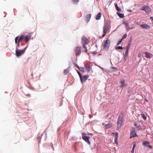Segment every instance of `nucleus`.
Listing matches in <instances>:
<instances>
[{"mask_svg": "<svg viewBox=\"0 0 153 153\" xmlns=\"http://www.w3.org/2000/svg\"><path fill=\"white\" fill-rule=\"evenodd\" d=\"M137 128L140 129V128L141 127L140 126H137Z\"/></svg>", "mask_w": 153, "mask_h": 153, "instance_id": "43", "label": "nucleus"}, {"mask_svg": "<svg viewBox=\"0 0 153 153\" xmlns=\"http://www.w3.org/2000/svg\"><path fill=\"white\" fill-rule=\"evenodd\" d=\"M73 1L74 3H77L79 1V0H72Z\"/></svg>", "mask_w": 153, "mask_h": 153, "instance_id": "35", "label": "nucleus"}, {"mask_svg": "<svg viewBox=\"0 0 153 153\" xmlns=\"http://www.w3.org/2000/svg\"><path fill=\"white\" fill-rule=\"evenodd\" d=\"M97 1H98L99 0H96Z\"/></svg>", "mask_w": 153, "mask_h": 153, "instance_id": "49", "label": "nucleus"}, {"mask_svg": "<svg viewBox=\"0 0 153 153\" xmlns=\"http://www.w3.org/2000/svg\"><path fill=\"white\" fill-rule=\"evenodd\" d=\"M134 23L136 25H140V22H135Z\"/></svg>", "mask_w": 153, "mask_h": 153, "instance_id": "37", "label": "nucleus"}, {"mask_svg": "<svg viewBox=\"0 0 153 153\" xmlns=\"http://www.w3.org/2000/svg\"><path fill=\"white\" fill-rule=\"evenodd\" d=\"M141 116L143 117V119L144 120H146V116L144 114H141Z\"/></svg>", "mask_w": 153, "mask_h": 153, "instance_id": "28", "label": "nucleus"}, {"mask_svg": "<svg viewBox=\"0 0 153 153\" xmlns=\"http://www.w3.org/2000/svg\"><path fill=\"white\" fill-rule=\"evenodd\" d=\"M150 19L151 20H152V21H153V17H152V16H151V17H150Z\"/></svg>", "mask_w": 153, "mask_h": 153, "instance_id": "45", "label": "nucleus"}, {"mask_svg": "<svg viewBox=\"0 0 153 153\" xmlns=\"http://www.w3.org/2000/svg\"><path fill=\"white\" fill-rule=\"evenodd\" d=\"M149 144V142L148 141L144 142L143 143V145L145 146H147Z\"/></svg>", "mask_w": 153, "mask_h": 153, "instance_id": "23", "label": "nucleus"}, {"mask_svg": "<svg viewBox=\"0 0 153 153\" xmlns=\"http://www.w3.org/2000/svg\"><path fill=\"white\" fill-rule=\"evenodd\" d=\"M137 136V134L135 132V130L134 128H132L131 131L130 138L134 137Z\"/></svg>", "mask_w": 153, "mask_h": 153, "instance_id": "7", "label": "nucleus"}, {"mask_svg": "<svg viewBox=\"0 0 153 153\" xmlns=\"http://www.w3.org/2000/svg\"><path fill=\"white\" fill-rule=\"evenodd\" d=\"M112 126V124L110 123H108L106 124L105 126V127L107 128H109Z\"/></svg>", "mask_w": 153, "mask_h": 153, "instance_id": "19", "label": "nucleus"}, {"mask_svg": "<svg viewBox=\"0 0 153 153\" xmlns=\"http://www.w3.org/2000/svg\"><path fill=\"white\" fill-rule=\"evenodd\" d=\"M141 56V54L139 52L138 53V57H140Z\"/></svg>", "mask_w": 153, "mask_h": 153, "instance_id": "39", "label": "nucleus"}, {"mask_svg": "<svg viewBox=\"0 0 153 153\" xmlns=\"http://www.w3.org/2000/svg\"><path fill=\"white\" fill-rule=\"evenodd\" d=\"M140 26L143 29H149L150 28V26L146 24H144L141 25H140Z\"/></svg>", "mask_w": 153, "mask_h": 153, "instance_id": "9", "label": "nucleus"}, {"mask_svg": "<svg viewBox=\"0 0 153 153\" xmlns=\"http://www.w3.org/2000/svg\"><path fill=\"white\" fill-rule=\"evenodd\" d=\"M133 148H134L136 147V143L135 142H134L133 143Z\"/></svg>", "mask_w": 153, "mask_h": 153, "instance_id": "34", "label": "nucleus"}, {"mask_svg": "<svg viewBox=\"0 0 153 153\" xmlns=\"http://www.w3.org/2000/svg\"><path fill=\"white\" fill-rule=\"evenodd\" d=\"M110 43V40L108 39L104 42L103 48L105 50L108 51V50Z\"/></svg>", "mask_w": 153, "mask_h": 153, "instance_id": "3", "label": "nucleus"}, {"mask_svg": "<svg viewBox=\"0 0 153 153\" xmlns=\"http://www.w3.org/2000/svg\"><path fill=\"white\" fill-rule=\"evenodd\" d=\"M134 126H137V123H134Z\"/></svg>", "mask_w": 153, "mask_h": 153, "instance_id": "46", "label": "nucleus"}, {"mask_svg": "<svg viewBox=\"0 0 153 153\" xmlns=\"http://www.w3.org/2000/svg\"><path fill=\"white\" fill-rule=\"evenodd\" d=\"M85 66L86 70L88 72H89L91 70L90 65L88 63H87L85 64Z\"/></svg>", "mask_w": 153, "mask_h": 153, "instance_id": "12", "label": "nucleus"}, {"mask_svg": "<svg viewBox=\"0 0 153 153\" xmlns=\"http://www.w3.org/2000/svg\"><path fill=\"white\" fill-rule=\"evenodd\" d=\"M82 139L86 142L88 143L89 144H90V143L89 140V137H88L86 135V134H83L82 136Z\"/></svg>", "mask_w": 153, "mask_h": 153, "instance_id": "8", "label": "nucleus"}, {"mask_svg": "<svg viewBox=\"0 0 153 153\" xmlns=\"http://www.w3.org/2000/svg\"><path fill=\"white\" fill-rule=\"evenodd\" d=\"M152 24L153 26V21L152 22Z\"/></svg>", "mask_w": 153, "mask_h": 153, "instance_id": "48", "label": "nucleus"}, {"mask_svg": "<svg viewBox=\"0 0 153 153\" xmlns=\"http://www.w3.org/2000/svg\"><path fill=\"white\" fill-rule=\"evenodd\" d=\"M128 11L129 12H131V10H129Z\"/></svg>", "mask_w": 153, "mask_h": 153, "instance_id": "47", "label": "nucleus"}, {"mask_svg": "<svg viewBox=\"0 0 153 153\" xmlns=\"http://www.w3.org/2000/svg\"><path fill=\"white\" fill-rule=\"evenodd\" d=\"M24 35H22L21 36L19 39H20V40L22 41V40L24 39Z\"/></svg>", "mask_w": 153, "mask_h": 153, "instance_id": "29", "label": "nucleus"}, {"mask_svg": "<svg viewBox=\"0 0 153 153\" xmlns=\"http://www.w3.org/2000/svg\"><path fill=\"white\" fill-rule=\"evenodd\" d=\"M70 71V68L68 67L64 71V74L65 75H67Z\"/></svg>", "mask_w": 153, "mask_h": 153, "instance_id": "16", "label": "nucleus"}, {"mask_svg": "<svg viewBox=\"0 0 153 153\" xmlns=\"http://www.w3.org/2000/svg\"><path fill=\"white\" fill-rule=\"evenodd\" d=\"M26 49V48H25L24 50H21L17 49L16 51V56L17 57H19L24 53Z\"/></svg>", "mask_w": 153, "mask_h": 153, "instance_id": "4", "label": "nucleus"}, {"mask_svg": "<svg viewBox=\"0 0 153 153\" xmlns=\"http://www.w3.org/2000/svg\"><path fill=\"white\" fill-rule=\"evenodd\" d=\"M130 47V45H128V46L126 47V51L125 53V55L127 56L128 54V50Z\"/></svg>", "mask_w": 153, "mask_h": 153, "instance_id": "17", "label": "nucleus"}, {"mask_svg": "<svg viewBox=\"0 0 153 153\" xmlns=\"http://www.w3.org/2000/svg\"><path fill=\"white\" fill-rule=\"evenodd\" d=\"M112 134L113 135H115V139H118V132H113L112 133Z\"/></svg>", "mask_w": 153, "mask_h": 153, "instance_id": "22", "label": "nucleus"}, {"mask_svg": "<svg viewBox=\"0 0 153 153\" xmlns=\"http://www.w3.org/2000/svg\"><path fill=\"white\" fill-rule=\"evenodd\" d=\"M19 39V36H17L15 38V42L17 44L18 43V40Z\"/></svg>", "mask_w": 153, "mask_h": 153, "instance_id": "30", "label": "nucleus"}, {"mask_svg": "<svg viewBox=\"0 0 153 153\" xmlns=\"http://www.w3.org/2000/svg\"><path fill=\"white\" fill-rule=\"evenodd\" d=\"M91 14H89L87 15L86 16V21L87 22H88L90 19H91Z\"/></svg>", "mask_w": 153, "mask_h": 153, "instance_id": "13", "label": "nucleus"}, {"mask_svg": "<svg viewBox=\"0 0 153 153\" xmlns=\"http://www.w3.org/2000/svg\"><path fill=\"white\" fill-rule=\"evenodd\" d=\"M117 15L120 18H123L124 17V14H123L120 13H117Z\"/></svg>", "mask_w": 153, "mask_h": 153, "instance_id": "24", "label": "nucleus"}, {"mask_svg": "<svg viewBox=\"0 0 153 153\" xmlns=\"http://www.w3.org/2000/svg\"><path fill=\"white\" fill-rule=\"evenodd\" d=\"M147 146L149 147L150 149L152 148V146L151 145H149Z\"/></svg>", "mask_w": 153, "mask_h": 153, "instance_id": "44", "label": "nucleus"}, {"mask_svg": "<svg viewBox=\"0 0 153 153\" xmlns=\"http://www.w3.org/2000/svg\"><path fill=\"white\" fill-rule=\"evenodd\" d=\"M120 83L121 84L120 87L121 88H123L126 85V84H125L124 80L121 81L120 82Z\"/></svg>", "mask_w": 153, "mask_h": 153, "instance_id": "15", "label": "nucleus"}, {"mask_svg": "<svg viewBox=\"0 0 153 153\" xmlns=\"http://www.w3.org/2000/svg\"><path fill=\"white\" fill-rule=\"evenodd\" d=\"M141 10L144 11L146 13H149L151 11L150 8L148 6H143Z\"/></svg>", "mask_w": 153, "mask_h": 153, "instance_id": "6", "label": "nucleus"}, {"mask_svg": "<svg viewBox=\"0 0 153 153\" xmlns=\"http://www.w3.org/2000/svg\"><path fill=\"white\" fill-rule=\"evenodd\" d=\"M115 6L116 8V10H117V11L119 12H121V9L118 7L117 6V4H116Z\"/></svg>", "mask_w": 153, "mask_h": 153, "instance_id": "25", "label": "nucleus"}, {"mask_svg": "<svg viewBox=\"0 0 153 153\" xmlns=\"http://www.w3.org/2000/svg\"><path fill=\"white\" fill-rule=\"evenodd\" d=\"M103 33L102 36V38H103L105 36L108 30L107 28L105 27H104L103 28Z\"/></svg>", "mask_w": 153, "mask_h": 153, "instance_id": "14", "label": "nucleus"}, {"mask_svg": "<svg viewBox=\"0 0 153 153\" xmlns=\"http://www.w3.org/2000/svg\"><path fill=\"white\" fill-rule=\"evenodd\" d=\"M122 39H121L117 43V46L119 45L122 42Z\"/></svg>", "mask_w": 153, "mask_h": 153, "instance_id": "32", "label": "nucleus"}, {"mask_svg": "<svg viewBox=\"0 0 153 153\" xmlns=\"http://www.w3.org/2000/svg\"><path fill=\"white\" fill-rule=\"evenodd\" d=\"M101 13H99L97 15L96 17V19L97 20H99L100 19L101 16Z\"/></svg>", "mask_w": 153, "mask_h": 153, "instance_id": "20", "label": "nucleus"}, {"mask_svg": "<svg viewBox=\"0 0 153 153\" xmlns=\"http://www.w3.org/2000/svg\"><path fill=\"white\" fill-rule=\"evenodd\" d=\"M114 143L115 144H117V139L114 138Z\"/></svg>", "mask_w": 153, "mask_h": 153, "instance_id": "38", "label": "nucleus"}, {"mask_svg": "<svg viewBox=\"0 0 153 153\" xmlns=\"http://www.w3.org/2000/svg\"><path fill=\"white\" fill-rule=\"evenodd\" d=\"M30 36L27 35L26 36L24 35V40L26 42H27L30 39Z\"/></svg>", "mask_w": 153, "mask_h": 153, "instance_id": "11", "label": "nucleus"}, {"mask_svg": "<svg viewBox=\"0 0 153 153\" xmlns=\"http://www.w3.org/2000/svg\"><path fill=\"white\" fill-rule=\"evenodd\" d=\"M116 50L117 49H120V50H122L123 49V48L121 47V46H118L116 48Z\"/></svg>", "mask_w": 153, "mask_h": 153, "instance_id": "31", "label": "nucleus"}, {"mask_svg": "<svg viewBox=\"0 0 153 153\" xmlns=\"http://www.w3.org/2000/svg\"><path fill=\"white\" fill-rule=\"evenodd\" d=\"M112 68L113 69L114 71H116L117 70V68L115 67H112Z\"/></svg>", "mask_w": 153, "mask_h": 153, "instance_id": "40", "label": "nucleus"}, {"mask_svg": "<svg viewBox=\"0 0 153 153\" xmlns=\"http://www.w3.org/2000/svg\"><path fill=\"white\" fill-rule=\"evenodd\" d=\"M127 35L126 34H125L123 37H122V38L121 39H125L127 37Z\"/></svg>", "mask_w": 153, "mask_h": 153, "instance_id": "33", "label": "nucleus"}, {"mask_svg": "<svg viewBox=\"0 0 153 153\" xmlns=\"http://www.w3.org/2000/svg\"><path fill=\"white\" fill-rule=\"evenodd\" d=\"M123 24L125 25L126 29L127 30H129L132 29L133 27H130L128 23L126 22H123Z\"/></svg>", "mask_w": 153, "mask_h": 153, "instance_id": "10", "label": "nucleus"}, {"mask_svg": "<svg viewBox=\"0 0 153 153\" xmlns=\"http://www.w3.org/2000/svg\"><path fill=\"white\" fill-rule=\"evenodd\" d=\"M88 76L87 75H85L83 76V79H82L83 81H84L85 82V81L88 78Z\"/></svg>", "mask_w": 153, "mask_h": 153, "instance_id": "26", "label": "nucleus"}, {"mask_svg": "<svg viewBox=\"0 0 153 153\" xmlns=\"http://www.w3.org/2000/svg\"><path fill=\"white\" fill-rule=\"evenodd\" d=\"M81 48L79 47H76L74 50V53L76 55L78 56L80 55L81 52Z\"/></svg>", "mask_w": 153, "mask_h": 153, "instance_id": "5", "label": "nucleus"}, {"mask_svg": "<svg viewBox=\"0 0 153 153\" xmlns=\"http://www.w3.org/2000/svg\"><path fill=\"white\" fill-rule=\"evenodd\" d=\"M21 41L20 40V39H18V43H17V45L18 46H19V43Z\"/></svg>", "mask_w": 153, "mask_h": 153, "instance_id": "36", "label": "nucleus"}, {"mask_svg": "<svg viewBox=\"0 0 153 153\" xmlns=\"http://www.w3.org/2000/svg\"><path fill=\"white\" fill-rule=\"evenodd\" d=\"M81 42L83 48L85 50V52L87 53L89 50V48H87L86 45H87L89 43V41L85 37H83L82 38Z\"/></svg>", "mask_w": 153, "mask_h": 153, "instance_id": "1", "label": "nucleus"}, {"mask_svg": "<svg viewBox=\"0 0 153 153\" xmlns=\"http://www.w3.org/2000/svg\"><path fill=\"white\" fill-rule=\"evenodd\" d=\"M145 54L146 55V56L147 57L151 58L152 56V55L148 53L147 52H146Z\"/></svg>", "mask_w": 153, "mask_h": 153, "instance_id": "21", "label": "nucleus"}, {"mask_svg": "<svg viewBox=\"0 0 153 153\" xmlns=\"http://www.w3.org/2000/svg\"><path fill=\"white\" fill-rule=\"evenodd\" d=\"M123 115H120L118 118L117 125V128L120 129L121 128V126L123 124Z\"/></svg>", "mask_w": 153, "mask_h": 153, "instance_id": "2", "label": "nucleus"}, {"mask_svg": "<svg viewBox=\"0 0 153 153\" xmlns=\"http://www.w3.org/2000/svg\"><path fill=\"white\" fill-rule=\"evenodd\" d=\"M78 69L81 72H84L85 71L84 68L83 67H79Z\"/></svg>", "mask_w": 153, "mask_h": 153, "instance_id": "27", "label": "nucleus"}, {"mask_svg": "<svg viewBox=\"0 0 153 153\" xmlns=\"http://www.w3.org/2000/svg\"><path fill=\"white\" fill-rule=\"evenodd\" d=\"M77 72L78 73V75H79V76L80 80V81H81V82L82 84H83V80H82V76L81 74H80V73H79V72L78 71H77Z\"/></svg>", "mask_w": 153, "mask_h": 153, "instance_id": "18", "label": "nucleus"}, {"mask_svg": "<svg viewBox=\"0 0 153 153\" xmlns=\"http://www.w3.org/2000/svg\"><path fill=\"white\" fill-rule=\"evenodd\" d=\"M134 148H132V150H131V153H134Z\"/></svg>", "mask_w": 153, "mask_h": 153, "instance_id": "41", "label": "nucleus"}, {"mask_svg": "<svg viewBox=\"0 0 153 153\" xmlns=\"http://www.w3.org/2000/svg\"><path fill=\"white\" fill-rule=\"evenodd\" d=\"M75 66L77 68H78V69L79 68V67L78 66L77 64H75Z\"/></svg>", "mask_w": 153, "mask_h": 153, "instance_id": "42", "label": "nucleus"}]
</instances>
